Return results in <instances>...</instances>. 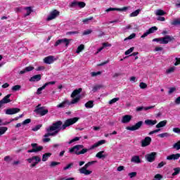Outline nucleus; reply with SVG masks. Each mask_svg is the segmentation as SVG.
I'll return each mask as SVG.
<instances>
[{
    "label": "nucleus",
    "instance_id": "59",
    "mask_svg": "<svg viewBox=\"0 0 180 180\" xmlns=\"http://www.w3.org/2000/svg\"><path fill=\"white\" fill-rule=\"evenodd\" d=\"M92 19H94V17H90V18H85L82 20V22L83 23H88V22L89 20H92Z\"/></svg>",
    "mask_w": 180,
    "mask_h": 180
},
{
    "label": "nucleus",
    "instance_id": "34",
    "mask_svg": "<svg viewBox=\"0 0 180 180\" xmlns=\"http://www.w3.org/2000/svg\"><path fill=\"white\" fill-rule=\"evenodd\" d=\"M80 174H84V175H91L92 171L86 169L79 170Z\"/></svg>",
    "mask_w": 180,
    "mask_h": 180
},
{
    "label": "nucleus",
    "instance_id": "15",
    "mask_svg": "<svg viewBox=\"0 0 180 180\" xmlns=\"http://www.w3.org/2000/svg\"><path fill=\"white\" fill-rule=\"evenodd\" d=\"M129 9V7L124 6L122 8H109L105 10V12H112V11H117L118 12H125V11H127Z\"/></svg>",
    "mask_w": 180,
    "mask_h": 180
},
{
    "label": "nucleus",
    "instance_id": "16",
    "mask_svg": "<svg viewBox=\"0 0 180 180\" xmlns=\"http://www.w3.org/2000/svg\"><path fill=\"white\" fill-rule=\"evenodd\" d=\"M44 63L45 64H53L54 63V56H49L44 58Z\"/></svg>",
    "mask_w": 180,
    "mask_h": 180
},
{
    "label": "nucleus",
    "instance_id": "26",
    "mask_svg": "<svg viewBox=\"0 0 180 180\" xmlns=\"http://www.w3.org/2000/svg\"><path fill=\"white\" fill-rule=\"evenodd\" d=\"M145 124H146L147 126H154V124H157V120H146Z\"/></svg>",
    "mask_w": 180,
    "mask_h": 180
},
{
    "label": "nucleus",
    "instance_id": "41",
    "mask_svg": "<svg viewBox=\"0 0 180 180\" xmlns=\"http://www.w3.org/2000/svg\"><path fill=\"white\" fill-rule=\"evenodd\" d=\"M6 130H8V127H0V136H2V134H5Z\"/></svg>",
    "mask_w": 180,
    "mask_h": 180
},
{
    "label": "nucleus",
    "instance_id": "56",
    "mask_svg": "<svg viewBox=\"0 0 180 180\" xmlns=\"http://www.w3.org/2000/svg\"><path fill=\"white\" fill-rule=\"evenodd\" d=\"M91 77H97V75H101L102 74L101 72H92L91 73Z\"/></svg>",
    "mask_w": 180,
    "mask_h": 180
},
{
    "label": "nucleus",
    "instance_id": "55",
    "mask_svg": "<svg viewBox=\"0 0 180 180\" xmlns=\"http://www.w3.org/2000/svg\"><path fill=\"white\" fill-rule=\"evenodd\" d=\"M164 165H167V162H161L158 165L157 168H162V167H164Z\"/></svg>",
    "mask_w": 180,
    "mask_h": 180
},
{
    "label": "nucleus",
    "instance_id": "29",
    "mask_svg": "<svg viewBox=\"0 0 180 180\" xmlns=\"http://www.w3.org/2000/svg\"><path fill=\"white\" fill-rule=\"evenodd\" d=\"M167 126V120H163L160 122L157 125H156V129H161V127H165Z\"/></svg>",
    "mask_w": 180,
    "mask_h": 180
},
{
    "label": "nucleus",
    "instance_id": "4",
    "mask_svg": "<svg viewBox=\"0 0 180 180\" xmlns=\"http://www.w3.org/2000/svg\"><path fill=\"white\" fill-rule=\"evenodd\" d=\"M34 160L35 162H33ZM27 161L29 162V164H31L30 166V168H34V167H36V165H37V164L41 161V159L39 156H32V158H28Z\"/></svg>",
    "mask_w": 180,
    "mask_h": 180
},
{
    "label": "nucleus",
    "instance_id": "22",
    "mask_svg": "<svg viewBox=\"0 0 180 180\" xmlns=\"http://www.w3.org/2000/svg\"><path fill=\"white\" fill-rule=\"evenodd\" d=\"M33 70H34V67L28 66V67H26L24 70L20 71L19 74H20V75L25 74V72H29L30 71H33Z\"/></svg>",
    "mask_w": 180,
    "mask_h": 180
},
{
    "label": "nucleus",
    "instance_id": "2",
    "mask_svg": "<svg viewBox=\"0 0 180 180\" xmlns=\"http://www.w3.org/2000/svg\"><path fill=\"white\" fill-rule=\"evenodd\" d=\"M78 120H79V118L77 117L66 120L64 124L62 125V130H65L67 127H70V126L75 124Z\"/></svg>",
    "mask_w": 180,
    "mask_h": 180
},
{
    "label": "nucleus",
    "instance_id": "25",
    "mask_svg": "<svg viewBox=\"0 0 180 180\" xmlns=\"http://www.w3.org/2000/svg\"><path fill=\"white\" fill-rule=\"evenodd\" d=\"M11 96H12V94H8L6 96H4L2 100H1L3 105L4 103H9L11 102L10 98H11Z\"/></svg>",
    "mask_w": 180,
    "mask_h": 180
},
{
    "label": "nucleus",
    "instance_id": "1",
    "mask_svg": "<svg viewBox=\"0 0 180 180\" xmlns=\"http://www.w3.org/2000/svg\"><path fill=\"white\" fill-rule=\"evenodd\" d=\"M173 40H175L174 37L166 35L164 37L155 38L153 41L160 42V44H168L169 41H173Z\"/></svg>",
    "mask_w": 180,
    "mask_h": 180
},
{
    "label": "nucleus",
    "instance_id": "35",
    "mask_svg": "<svg viewBox=\"0 0 180 180\" xmlns=\"http://www.w3.org/2000/svg\"><path fill=\"white\" fill-rule=\"evenodd\" d=\"M141 11V10H140V9H137V10H136L135 11L132 12V13L129 15L130 18H134V17H136V16H138V15H139V13H140Z\"/></svg>",
    "mask_w": 180,
    "mask_h": 180
},
{
    "label": "nucleus",
    "instance_id": "37",
    "mask_svg": "<svg viewBox=\"0 0 180 180\" xmlns=\"http://www.w3.org/2000/svg\"><path fill=\"white\" fill-rule=\"evenodd\" d=\"M85 153H88V149L87 148H83L82 150L80 151H75V154H76L77 155H81V154H85Z\"/></svg>",
    "mask_w": 180,
    "mask_h": 180
},
{
    "label": "nucleus",
    "instance_id": "52",
    "mask_svg": "<svg viewBox=\"0 0 180 180\" xmlns=\"http://www.w3.org/2000/svg\"><path fill=\"white\" fill-rule=\"evenodd\" d=\"M128 175L129 176L130 178H134V177L137 176V172H132L131 173H129Z\"/></svg>",
    "mask_w": 180,
    "mask_h": 180
},
{
    "label": "nucleus",
    "instance_id": "36",
    "mask_svg": "<svg viewBox=\"0 0 180 180\" xmlns=\"http://www.w3.org/2000/svg\"><path fill=\"white\" fill-rule=\"evenodd\" d=\"M85 49V45L84 44H81L79 45L76 51L77 54H79V53H81V51H82V50H84Z\"/></svg>",
    "mask_w": 180,
    "mask_h": 180
},
{
    "label": "nucleus",
    "instance_id": "63",
    "mask_svg": "<svg viewBox=\"0 0 180 180\" xmlns=\"http://www.w3.org/2000/svg\"><path fill=\"white\" fill-rule=\"evenodd\" d=\"M146 108L143 107V106H140V107H137L136 108V112H141V110H144Z\"/></svg>",
    "mask_w": 180,
    "mask_h": 180
},
{
    "label": "nucleus",
    "instance_id": "8",
    "mask_svg": "<svg viewBox=\"0 0 180 180\" xmlns=\"http://www.w3.org/2000/svg\"><path fill=\"white\" fill-rule=\"evenodd\" d=\"M31 147H32V149L28 150L27 153H39V151L43 150V146H39L37 143H32Z\"/></svg>",
    "mask_w": 180,
    "mask_h": 180
},
{
    "label": "nucleus",
    "instance_id": "12",
    "mask_svg": "<svg viewBox=\"0 0 180 180\" xmlns=\"http://www.w3.org/2000/svg\"><path fill=\"white\" fill-rule=\"evenodd\" d=\"M20 112V108H12L6 110V115H16Z\"/></svg>",
    "mask_w": 180,
    "mask_h": 180
},
{
    "label": "nucleus",
    "instance_id": "5",
    "mask_svg": "<svg viewBox=\"0 0 180 180\" xmlns=\"http://www.w3.org/2000/svg\"><path fill=\"white\" fill-rule=\"evenodd\" d=\"M72 39H69L67 38L61 39H58L55 44L54 46L57 47L58 46H60V44H65V47H68V45L70 44V42L71 41Z\"/></svg>",
    "mask_w": 180,
    "mask_h": 180
},
{
    "label": "nucleus",
    "instance_id": "57",
    "mask_svg": "<svg viewBox=\"0 0 180 180\" xmlns=\"http://www.w3.org/2000/svg\"><path fill=\"white\" fill-rule=\"evenodd\" d=\"M30 122H32V120L30 119H26L25 120L22 122V124L25 125V124H29V123H30Z\"/></svg>",
    "mask_w": 180,
    "mask_h": 180
},
{
    "label": "nucleus",
    "instance_id": "20",
    "mask_svg": "<svg viewBox=\"0 0 180 180\" xmlns=\"http://www.w3.org/2000/svg\"><path fill=\"white\" fill-rule=\"evenodd\" d=\"M105 143H106L105 140H101L91 146L90 150H94V148H96V147H99V146H102V144H105Z\"/></svg>",
    "mask_w": 180,
    "mask_h": 180
},
{
    "label": "nucleus",
    "instance_id": "3",
    "mask_svg": "<svg viewBox=\"0 0 180 180\" xmlns=\"http://www.w3.org/2000/svg\"><path fill=\"white\" fill-rule=\"evenodd\" d=\"M54 130H63V122L61 120L53 123L51 126L46 129V131H54Z\"/></svg>",
    "mask_w": 180,
    "mask_h": 180
},
{
    "label": "nucleus",
    "instance_id": "46",
    "mask_svg": "<svg viewBox=\"0 0 180 180\" xmlns=\"http://www.w3.org/2000/svg\"><path fill=\"white\" fill-rule=\"evenodd\" d=\"M43 89H46V86H44V84L41 87H39L37 89V95L41 94V91H43Z\"/></svg>",
    "mask_w": 180,
    "mask_h": 180
},
{
    "label": "nucleus",
    "instance_id": "64",
    "mask_svg": "<svg viewBox=\"0 0 180 180\" xmlns=\"http://www.w3.org/2000/svg\"><path fill=\"white\" fill-rule=\"evenodd\" d=\"M175 60H176V62L174 63V65L175 66L179 65V64H180V58H176Z\"/></svg>",
    "mask_w": 180,
    "mask_h": 180
},
{
    "label": "nucleus",
    "instance_id": "33",
    "mask_svg": "<svg viewBox=\"0 0 180 180\" xmlns=\"http://www.w3.org/2000/svg\"><path fill=\"white\" fill-rule=\"evenodd\" d=\"M103 153H105V151L101 150L100 152H98L96 155V157L97 158L101 159V158H106V155H103Z\"/></svg>",
    "mask_w": 180,
    "mask_h": 180
},
{
    "label": "nucleus",
    "instance_id": "43",
    "mask_svg": "<svg viewBox=\"0 0 180 180\" xmlns=\"http://www.w3.org/2000/svg\"><path fill=\"white\" fill-rule=\"evenodd\" d=\"M102 88V85H96L92 89V92H96L97 91H99Z\"/></svg>",
    "mask_w": 180,
    "mask_h": 180
},
{
    "label": "nucleus",
    "instance_id": "44",
    "mask_svg": "<svg viewBox=\"0 0 180 180\" xmlns=\"http://www.w3.org/2000/svg\"><path fill=\"white\" fill-rule=\"evenodd\" d=\"M74 167V163L71 162L68 164L66 167H63L64 171H67V169H70V168H72Z\"/></svg>",
    "mask_w": 180,
    "mask_h": 180
},
{
    "label": "nucleus",
    "instance_id": "49",
    "mask_svg": "<svg viewBox=\"0 0 180 180\" xmlns=\"http://www.w3.org/2000/svg\"><path fill=\"white\" fill-rule=\"evenodd\" d=\"M134 37H136V34L135 33H132L128 37L124 39V41H126V40H131V39H134Z\"/></svg>",
    "mask_w": 180,
    "mask_h": 180
},
{
    "label": "nucleus",
    "instance_id": "21",
    "mask_svg": "<svg viewBox=\"0 0 180 180\" xmlns=\"http://www.w3.org/2000/svg\"><path fill=\"white\" fill-rule=\"evenodd\" d=\"M131 115H124L122 119V123H130V121L131 120Z\"/></svg>",
    "mask_w": 180,
    "mask_h": 180
},
{
    "label": "nucleus",
    "instance_id": "48",
    "mask_svg": "<svg viewBox=\"0 0 180 180\" xmlns=\"http://www.w3.org/2000/svg\"><path fill=\"white\" fill-rule=\"evenodd\" d=\"M134 51V47H131L129 49L125 51L124 54L125 56H129L131 53H133Z\"/></svg>",
    "mask_w": 180,
    "mask_h": 180
},
{
    "label": "nucleus",
    "instance_id": "19",
    "mask_svg": "<svg viewBox=\"0 0 180 180\" xmlns=\"http://www.w3.org/2000/svg\"><path fill=\"white\" fill-rule=\"evenodd\" d=\"M180 158V153L172 154L167 157V160L171 161L172 160H179Z\"/></svg>",
    "mask_w": 180,
    "mask_h": 180
},
{
    "label": "nucleus",
    "instance_id": "61",
    "mask_svg": "<svg viewBox=\"0 0 180 180\" xmlns=\"http://www.w3.org/2000/svg\"><path fill=\"white\" fill-rule=\"evenodd\" d=\"M41 127V124L37 125L34 128L32 129V131H37V130H40Z\"/></svg>",
    "mask_w": 180,
    "mask_h": 180
},
{
    "label": "nucleus",
    "instance_id": "31",
    "mask_svg": "<svg viewBox=\"0 0 180 180\" xmlns=\"http://www.w3.org/2000/svg\"><path fill=\"white\" fill-rule=\"evenodd\" d=\"M81 100V96H77L76 98H73L71 102L69 101V103L71 105H74L75 103H78L79 101Z\"/></svg>",
    "mask_w": 180,
    "mask_h": 180
},
{
    "label": "nucleus",
    "instance_id": "7",
    "mask_svg": "<svg viewBox=\"0 0 180 180\" xmlns=\"http://www.w3.org/2000/svg\"><path fill=\"white\" fill-rule=\"evenodd\" d=\"M145 158L148 162H154V161H155V158H157V153L152 152L150 153H148L145 155Z\"/></svg>",
    "mask_w": 180,
    "mask_h": 180
},
{
    "label": "nucleus",
    "instance_id": "40",
    "mask_svg": "<svg viewBox=\"0 0 180 180\" xmlns=\"http://www.w3.org/2000/svg\"><path fill=\"white\" fill-rule=\"evenodd\" d=\"M20 88H22L21 85L17 84L12 87V91H14V92H16L17 91H20Z\"/></svg>",
    "mask_w": 180,
    "mask_h": 180
},
{
    "label": "nucleus",
    "instance_id": "14",
    "mask_svg": "<svg viewBox=\"0 0 180 180\" xmlns=\"http://www.w3.org/2000/svg\"><path fill=\"white\" fill-rule=\"evenodd\" d=\"M58 15H60V12L57 10H54L53 11L51 12L50 15L46 18V20H53V19H56Z\"/></svg>",
    "mask_w": 180,
    "mask_h": 180
},
{
    "label": "nucleus",
    "instance_id": "6",
    "mask_svg": "<svg viewBox=\"0 0 180 180\" xmlns=\"http://www.w3.org/2000/svg\"><path fill=\"white\" fill-rule=\"evenodd\" d=\"M141 126H143V121H139L132 127H127L126 129L129 130L130 131H136V130H140Z\"/></svg>",
    "mask_w": 180,
    "mask_h": 180
},
{
    "label": "nucleus",
    "instance_id": "39",
    "mask_svg": "<svg viewBox=\"0 0 180 180\" xmlns=\"http://www.w3.org/2000/svg\"><path fill=\"white\" fill-rule=\"evenodd\" d=\"M158 136V137H160V139H164V137H169V136H171V134H169V133H168V132H165L162 134H160Z\"/></svg>",
    "mask_w": 180,
    "mask_h": 180
},
{
    "label": "nucleus",
    "instance_id": "32",
    "mask_svg": "<svg viewBox=\"0 0 180 180\" xmlns=\"http://www.w3.org/2000/svg\"><path fill=\"white\" fill-rule=\"evenodd\" d=\"M84 106L88 109H92V108H94V101H89L84 104Z\"/></svg>",
    "mask_w": 180,
    "mask_h": 180
},
{
    "label": "nucleus",
    "instance_id": "9",
    "mask_svg": "<svg viewBox=\"0 0 180 180\" xmlns=\"http://www.w3.org/2000/svg\"><path fill=\"white\" fill-rule=\"evenodd\" d=\"M37 115H40V116H46L49 113V110L44 109V107H36V109L34 110Z\"/></svg>",
    "mask_w": 180,
    "mask_h": 180
},
{
    "label": "nucleus",
    "instance_id": "60",
    "mask_svg": "<svg viewBox=\"0 0 180 180\" xmlns=\"http://www.w3.org/2000/svg\"><path fill=\"white\" fill-rule=\"evenodd\" d=\"M172 25H174V26H176L178 25H180V20H174L172 22Z\"/></svg>",
    "mask_w": 180,
    "mask_h": 180
},
{
    "label": "nucleus",
    "instance_id": "42",
    "mask_svg": "<svg viewBox=\"0 0 180 180\" xmlns=\"http://www.w3.org/2000/svg\"><path fill=\"white\" fill-rule=\"evenodd\" d=\"M174 172L172 173V176H175L176 175H178L180 172V167H176L174 169Z\"/></svg>",
    "mask_w": 180,
    "mask_h": 180
},
{
    "label": "nucleus",
    "instance_id": "58",
    "mask_svg": "<svg viewBox=\"0 0 180 180\" xmlns=\"http://www.w3.org/2000/svg\"><path fill=\"white\" fill-rule=\"evenodd\" d=\"M175 91H176V88L175 87L170 88L168 91L169 95H171V94H173V92H175Z\"/></svg>",
    "mask_w": 180,
    "mask_h": 180
},
{
    "label": "nucleus",
    "instance_id": "45",
    "mask_svg": "<svg viewBox=\"0 0 180 180\" xmlns=\"http://www.w3.org/2000/svg\"><path fill=\"white\" fill-rule=\"evenodd\" d=\"M173 148L176 150H180V141H177L173 145Z\"/></svg>",
    "mask_w": 180,
    "mask_h": 180
},
{
    "label": "nucleus",
    "instance_id": "38",
    "mask_svg": "<svg viewBox=\"0 0 180 180\" xmlns=\"http://www.w3.org/2000/svg\"><path fill=\"white\" fill-rule=\"evenodd\" d=\"M167 13H165V11H164L163 10L159 9L157 10L155 15L157 16H164V15H165Z\"/></svg>",
    "mask_w": 180,
    "mask_h": 180
},
{
    "label": "nucleus",
    "instance_id": "27",
    "mask_svg": "<svg viewBox=\"0 0 180 180\" xmlns=\"http://www.w3.org/2000/svg\"><path fill=\"white\" fill-rule=\"evenodd\" d=\"M96 162V161L89 162L84 167L80 168L79 170L88 169V168H89V167H91V165H94V164H95Z\"/></svg>",
    "mask_w": 180,
    "mask_h": 180
},
{
    "label": "nucleus",
    "instance_id": "47",
    "mask_svg": "<svg viewBox=\"0 0 180 180\" xmlns=\"http://www.w3.org/2000/svg\"><path fill=\"white\" fill-rule=\"evenodd\" d=\"M60 164H61V162H51V165H50V167L51 168L54 167H57V165H60Z\"/></svg>",
    "mask_w": 180,
    "mask_h": 180
},
{
    "label": "nucleus",
    "instance_id": "62",
    "mask_svg": "<svg viewBox=\"0 0 180 180\" xmlns=\"http://www.w3.org/2000/svg\"><path fill=\"white\" fill-rule=\"evenodd\" d=\"M174 133H176L177 134H180V129L178 127L173 128Z\"/></svg>",
    "mask_w": 180,
    "mask_h": 180
},
{
    "label": "nucleus",
    "instance_id": "30",
    "mask_svg": "<svg viewBox=\"0 0 180 180\" xmlns=\"http://www.w3.org/2000/svg\"><path fill=\"white\" fill-rule=\"evenodd\" d=\"M25 10L27 11V13L24 15V18H27V16H30V13L33 12V10H32V7L30 6L25 7Z\"/></svg>",
    "mask_w": 180,
    "mask_h": 180
},
{
    "label": "nucleus",
    "instance_id": "50",
    "mask_svg": "<svg viewBox=\"0 0 180 180\" xmlns=\"http://www.w3.org/2000/svg\"><path fill=\"white\" fill-rule=\"evenodd\" d=\"M91 33H92V30H84L82 33L83 36H86L88 34H91Z\"/></svg>",
    "mask_w": 180,
    "mask_h": 180
},
{
    "label": "nucleus",
    "instance_id": "53",
    "mask_svg": "<svg viewBox=\"0 0 180 180\" xmlns=\"http://www.w3.org/2000/svg\"><path fill=\"white\" fill-rule=\"evenodd\" d=\"M75 141H79V137L76 136L75 138H74L73 139L70 140L69 141V144H72V143H75Z\"/></svg>",
    "mask_w": 180,
    "mask_h": 180
},
{
    "label": "nucleus",
    "instance_id": "28",
    "mask_svg": "<svg viewBox=\"0 0 180 180\" xmlns=\"http://www.w3.org/2000/svg\"><path fill=\"white\" fill-rule=\"evenodd\" d=\"M52 154L51 153H44L43 155H42V161L44 162H46V161H47V160H49V158H50L51 157Z\"/></svg>",
    "mask_w": 180,
    "mask_h": 180
},
{
    "label": "nucleus",
    "instance_id": "11",
    "mask_svg": "<svg viewBox=\"0 0 180 180\" xmlns=\"http://www.w3.org/2000/svg\"><path fill=\"white\" fill-rule=\"evenodd\" d=\"M158 30V27L153 26L148 29L143 35H141V39H144V37H147L148 34H151V33H154V32H157Z\"/></svg>",
    "mask_w": 180,
    "mask_h": 180
},
{
    "label": "nucleus",
    "instance_id": "13",
    "mask_svg": "<svg viewBox=\"0 0 180 180\" xmlns=\"http://www.w3.org/2000/svg\"><path fill=\"white\" fill-rule=\"evenodd\" d=\"M150 144H151V137L150 136L145 137V139L141 141V147H147L150 146Z\"/></svg>",
    "mask_w": 180,
    "mask_h": 180
},
{
    "label": "nucleus",
    "instance_id": "18",
    "mask_svg": "<svg viewBox=\"0 0 180 180\" xmlns=\"http://www.w3.org/2000/svg\"><path fill=\"white\" fill-rule=\"evenodd\" d=\"M70 101L68 100H65L63 101L62 103H60V104H58L57 105V108L63 109L64 108H65V106H70Z\"/></svg>",
    "mask_w": 180,
    "mask_h": 180
},
{
    "label": "nucleus",
    "instance_id": "23",
    "mask_svg": "<svg viewBox=\"0 0 180 180\" xmlns=\"http://www.w3.org/2000/svg\"><path fill=\"white\" fill-rule=\"evenodd\" d=\"M82 92V88H79L78 89H75L72 91L71 94V98H75V96H77V95H79Z\"/></svg>",
    "mask_w": 180,
    "mask_h": 180
},
{
    "label": "nucleus",
    "instance_id": "10",
    "mask_svg": "<svg viewBox=\"0 0 180 180\" xmlns=\"http://www.w3.org/2000/svg\"><path fill=\"white\" fill-rule=\"evenodd\" d=\"M75 6H79V8H85V6H86V4H85V2H83V1H73L70 4V7L75 8Z\"/></svg>",
    "mask_w": 180,
    "mask_h": 180
},
{
    "label": "nucleus",
    "instance_id": "24",
    "mask_svg": "<svg viewBox=\"0 0 180 180\" xmlns=\"http://www.w3.org/2000/svg\"><path fill=\"white\" fill-rule=\"evenodd\" d=\"M131 162H135L136 164H140V162H141V159H140V156L134 155L131 158Z\"/></svg>",
    "mask_w": 180,
    "mask_h": 180
},
{
    "label": "nucleus",
    "instance_id": "51",
    "mask_svg": "<svg viewBox=\"0 0 180 180\" xmlns=\"http://www.w3.org/2000/svg\"><path fill=\"white\" fill-rule=\"evenodd\" d=\"M175 71V67H172L166 70L167 74H171V72H174Z\"/></svg>",
    "mask_w": 180,
    "mask_h": 180
},
{
    "label": "nucleus",
    "instance_id": "54",
    "mask_svg": "<svg viewBox=\"0 0 180 180\" xmlns=\"http://www.w3.org/2000/svg\"><path fill=\"white\" fill-rule=\"evenodd\" d=\"M139 86L141 89H146V88H147V84L144 82H141Z\"/></svg>",
    "mask_w": 180,
    "mask_h": 180
},
{
    "label": "nucleus",
    "instance_id": "17",
    "mask_svg": "<svg viewBox=\"0 0 180 180\" xmlns=\"http://www.w3.org/2000/svg\"><path fill=\"white\" fill-rule=\"evenodd\" d=\"M41 79V75H35L30 79V82H39Z\"/></svg>",
    "mask_w": 180,
    "mask_h": 180
}]
</instances>
